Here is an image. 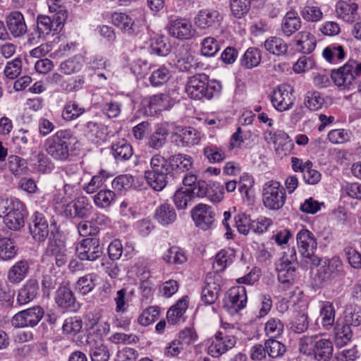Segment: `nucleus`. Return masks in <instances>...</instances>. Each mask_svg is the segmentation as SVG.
Instances as JSON below:
<instances>
[{"instance_id":"2f4dec72","label":"nucleus","mask_w":361,"mask_h":361,"mask_svg":"<svg viewBox=\"0 0 361 361\" xmlns=\"http://www.w3.org/2000/svg\"><path fill=\"white\" fill-rule=\"evenodd\" d=\"M357 5L350 4L345 1H340L336 4V10L337 16L346 22H353L357 16Z\"/></svg>"},{"instance_id":"3c124183","label":"nucleus","mask_w":361,"mask_h":361,"mask_svg":"<svg viewBox=\"0 0 361 361\" xmlns=\"http://www.w3.org/2000/svg\"><path fill=\"white\" fill-rule=\"evenodd\" d=\"M179 142L182 146H190L198 143L199 135L197 131L191 127L183 128L178 135Z\"/></svg>"},{"instance_id":"f704fd0d","label":"nucleus","mask_w":361,"mask_h":361,"mask_svg":"<svg viewBox=\"0 0 361 361\" xmlns=\"http://www.w3.org/2000/svg\"><path fill=\"white\" fill-rule=\"evenodd\" d=\"M235 256V251L231 248L220 250L216 255L214 268L216 271H224L227 266L233 263Z\"/></svg>"},{"instance_id":"13d9d810","label":"nucleus","mask_w":361,"mask_h":361,"mask_svg":"<svg viewBox=\"0 0 361 361\" xmlns=\"http://www.w3.org/2000/svg\"><path fill=\"white\" fill-rule=\"evenodd\" d=\"M264 343L267 355L271 358L279 357L286 352L285 345L276 340L269 339Z\"/></svg>"},{"instance_id":"603ef678","label":"nucleus","mask_w":361,"mask_h":361,"mask_svg":"<svg viewBox=\"0 0 361 361\" xmlns=\"http://www.w3.org/2000/svg\"><path fill=\"white\" fill-rule=\"evenodd\" d=\"M132 292H128L126 288H122L116 292L114 298L116 304V313H125L128 309L129 295Z\"/></svg>"},{"instance_id":"a19ab883","label":"nucleus","mask_w":361,"mask_h":361,"mask_svg":"<svg viewBox=\"0 0 361 361\" xmlns=\"http://www.w3.org/2000/svg\"><path fill=\"white\" fill-rule=\"evenodd\" d=\"M8 168L15 176H22L27 171V163L25 159L18 156L11 155L8 159Z\"/></svg>"},{"instance_id":"4468645a","label":"nucleus","mask_w":361,"mask_h":361,"mask_svg":"<svg viewBox=\"0 0 361 361\" xmlns=\"http://www.w3.org/2000/svg\"><path fill=\"white\" fill-rule=\"evenodd\" d=\"M76 253L81 260L94 261L103 253L99 239L87 238L83 239L75 248Z\"/></svg>"},{"instance_id":"1a4fd4ad","label":"nucleus","mask_w":361,"mask_h":361,"mask_svg":"<svg viewBox=\"0 0 361 361\" xmlns=\"http://www.w3.org/2000/svg\"><path fill=\"white\" fill-rule=\"evenodd\" d=\"M47 255L49 257V262L52 264L55 262L58 267L63 266L67 261L63 238L57 230L51 231L49 235Z\"/></svg>"},{"instance_id":"bf43d9fd","label":"nucleus","mask_w":361,"mask_h":361,"mask_svg":"<svg viewBox=\"0 0 361 361\" xmlns=\"http://www.w3.org/2000/svg\"><path fill=\"white\" fill-rule=\"evenodd\" d=\"M109 177V173L101 170L99 174L94 176L91 180L84 187V190L89 194L94 192L102 186L104 181Z\"/></svg>"},{"instance_id":"0e129e2a","label":"nucleus","mask_w":361,"mask_h":361,"mask_svg":"<svg viewBox=\"0 0 361 361\" xmlns=\"http://www.w3.org/2000/svg\"><path fill=\"white\" fill-rule=\"evenodd\" d=\"M327 138L334 145H342L350 140V134L345 129H334L328 133Z\"/></svg>"},{"instance_id":"423d86ee","label":"nucleus","mask_w":361,"mask_h":361,"mask_svg":"<svg viewBox=\"0 0 361 361\" xmlns=\"http://www.w3.org/2000/svg\"><path fill=\"white\" fill-rule=\"evenodd\" d=\"M75 140L69 130L58 131L49 139L47 152L56 159L64 160L68 156V145Z\"/></svg>"},{"instance_id":"5fc2aeb1","label":"nucleus","mask_w":361,"mask_h":361,"mask_svg":"<svg viewBox=\"0 0 361 361\" xmlns=\"http://www.w3.org/2000/svg\"><path fill=\"white\" fill-rule=\"evenodd\" d=\"M192 200L190 189L180 188L173 195V202L178 209H185Z\"/></svg>"},{"instance_id":"c85d7f7f","label":"nucleus","mask_w":361,"mask_h":361,"mask_svg":"<svg viewBox=\"0 0 361 361\" xmlns=\"http://www.w3.org/2000/svg\"><path fill=\"white\" fill-rule=\"evenodd\" d=\"M264 48L271 54L281 56L287 54L288 45L282 38L273 36L264 41Z\"/></svg>"},{"instance_id":"6ab92c4d","label":"nucleus","mask_w":361,"mask_h":361,"mask_svg":"<svg viewBox=\"0 0 361 361\" xmlns=\"http://www.w3.org/2000/svg\"><path fill=\"white\" fill-rule=\"evenodd\" d=\"M91 205L85 197H80L67 204L63 209L64 214L71 218H86L90 212Z\"/></svg>"},{"instance_id":"de8ad7c7","label":"nucleus","mask_w":361,"mask_h":361,"mask_svg":"<svg viewBox=\"0 0 361 361\" xmlns=\"http://www.w3.org/2000/svg\"><path fill=\"white\" fill-rule=\"evenodd\" d=\"M92 361H109L110 353L109 348L102 342H95L90 348Z\"/></svg>"},{"instance_id":"9b49d317","label":"nucleus","mask_w":361,"mask_h":361,"mask_svg":"<svg viewBox=\"0 0 361 361\" xmlns=\"http://www.w3.org/2000/svg\"><path fill=\"white\" fill-rule=\"evenodd\" d=\"M166 28L170 36L179 40L190 39L196 32L190 20L183 18L169 20Z\"/></svg>"},{"instance_id":"a18cd8bd","label":"nucleus","mask_w":361,"mask_h":361,"mask_svg":"<svg viewBox=\"0 0 361 361\" xmlns=\"http://www.w3.org/2000/svg\"><path fill=\"white\" fill-rule=\"evenodd\" d=\"M115 192L111 190H102L94 196V202L99 208H106L115 201Z\"/></svg>"},{"instance_id":"393cba45","label":"nucleus","mask_w":361,"mask_h":361,"mask_svg":"<svg viewBox=\"0 0 361 361\" xmlns=\"http://www.w3.org/2000/svg\"><path fill=\"white\" fill-rule=\"evenodd\" d=\"M27 216V212L25 207L20 210H18L17 207L16 212L3 217V222L8 229L14 231H19L24 227Z\"/></svg>"},{"instance_id":"c756f323","label":"nucleus","mask_w":361,"mask_h":361,"mask_svg":"<svg viewBox=\"0 0 361 361\" xmlns=\"http://www.w3.org/2000/svg\"><path fill=\"white\" fill-rule=\"evenodd\" d=\"M219 285L215 282L212 276H207L205 279L204 286L202 290V300L206 305L214 303L218 298Z\"/></svg>"},{"instance_id":"cd10ccee","label":"nucleus","mask_w":361,"mask_h":361,"mask_svg":"<svg viewBox=\"0 0 361 361\" xmlns=\"http://www.w3.org/2000/svg\"><path fill=\"white\" fill-rule=\"evenodd\" d=\"M301 27V20L297 13L287 12L281 22V31L286 37L291 36Z\"/></svg>"},{"instance_id":"aec40b11","label":"nucleus","mask_w":361,"mask_h":361,"mask_svg":"<svg viewBox=\"0 0 361 361\" xmlns=\"http://www.w3.org/2000/svg\"><path fill=\"white\" fill-rule=\"evenodd\" d=\"M247 303V293L245 287L231 288L228 294L226 306L231 314H235L245 308Z\"/></svg>"},{"instance_id":"864d4df0","label":"nucleus","mask_w":361,"mask_h":361,"mask_svg":"<svg viewBox=\"0 0 361 361\" xmlns=\"http://www.w3.org/2000/svg\"><path fill=\"white\" fill-rule=\"evenodd\" d=\"M305 105L311 111H317L322 107L324 99L319 92H308L305 98Z\"/></svg>"},{"instance_id":"58836bf2","label":"nucleus","mask_w":361,"mask_h":361,"mask_svg":"<svg viewBox=\"0 0 361 361\" xmlns=\"http://www.w3.org/2000/svg\"><path fill=\"white\" fill-rule=\"evenodd\" d=\"M17 246L10 238H0V259L7 261L13 258L17 254Z\"/></svg>"},{"instance_id":"49530a36","label":"nucleus","mask_w":361,"mask_h":361,"mask_svg":"<svg viewBox=\"0 0 361 361\" xmlns=\"http://www.w3.org/2000/svg\"><path fill=\"white\" fill-rule=\"evenodd\" d=\"M171 77V71L166 67L161 66L152 73L149 80L152 86L158 87L168 82Z\"/></svg>"},{"instance_id":"6e6d98bb","label":"nucleus","mask_w":361,"mask_h":361,"mask_svg":"<svg viewBox=\"0 0 361 361\" xmlns=\"http://www.w3.org/2000/svg\"><path fill=\"white\" fill-rule=\"evenodd\" d=\"M97 276L94 274H88L80 277L76 284V288L85 295L91 292L95 287Z\"/></svg>"},{"instance_id":"774afa93","label":"nucleus","mask_w":361,"mask_h":361,"mask_svg":"<svg viewBox=\"0 0 361 361\" xmlns=\"http://www.w3.org/2000/svg\"><path fill=\"white\" fill-rule=\"evenodd\" d=\"M235 224L238 231L247 235L252 229V221L245 214H239L235 216Z\"/></svg>"},{"instance_id":"4be33fe9","label":"nucleus","mask_w":361,"mask_h":361,"mask_svg":"<svg viewBox=\"0 0 361 361\" xmlns=\"http://www.w3.org/2000/svg\"><path fill=\"white\" fill-rule=\"evenodd\" d=\"M293 41L296 50L302 54H310L314 50L316 47L315 37L307 31L298 32L295 36Z\"/></svg>"},{"instance_id":"bb28decb","label":"nucleus","mask_w":361,"mask_h":361,"mask_svg":"<svg viewBox=\"0 0 361 361\" xmlns=\"http://www.w3.org/2000/svg\"><path fill=\"white\" fill-rule=\"evenodd\" d=\"M29 272V264L26 260L22 259L16 262L7 273L8 281L17 284L20 283Z\"/></svg>"},{"instance_id":"f257e3e1","label":"nucleus","mask_w":361,"mask_h":361,"mask_svg":"<svg viewBox=\"0 0 361 361\" xmlns=\"http://www.w3.org/2000/svg\"><path fill=\"white\" fill-rule=\"evenodd\" d=\"M220 82L216 80H209L205 74H197L189 78L185 92L193 99H211L221 91Z\"/></svg>"},{"instance_id":"f3484780","label":"nucleus","mask_w":361,"mask_h":361,"mask_svg":"<svg viewBox=\"0 0 361 361\" xmlns=\"http://www.w3.org/2000/svg\"><path fill=\"white\" fill-rule=\"evenodd\" d=\"M222 16L214 9H202L199 11L194 21L200 30H212L217 27L222 21Z\"/></svg>"},{"instance_id":"412c9836","label":"nucleus","mask_w":361,"mask_h":361,"mask_svg":"<svg viewBox=\"0 0 361 361\" xmlns=\"http://www.w3.org/2000/svg\"><path fill=\"white\" fill-rule=\"evenodd\" d=\"M8 30L14 37H19L27 32L23 15L19 11L11 12L6 19Z\"/></svg>"},{"instance_id":"72a5a7b5","label":"nucleus","mask_w":361,"mask_h":361,"mask_svg":"<svg viewBox=\"0 0 361 361\" xmlns=\"http://www.w3.org/2000/svg\"><path fill=\"white\" fill-rule=\"evenodd\" d=\"M188 298L184 297L172 306L167 312V320L171 324L178 323L188 308Z\"/></svg>"},{"instance_id":"7c9ffc66","label":"nucleus","mask_w":361,"mask_h":361,"mask_svg":"<svg viewBox=\"0 0 361 361\" xmlns=\"http://www.w3.org/2000/svg\"><path fill=\"white\" fill-rule=\"evenodd\" d=\"M322 56L326 61L332 64H336L345 59V51L343 46L332 44L324 49Z\"/></svg>"},{"instance_id":"680f3d73","label":"nucleus","mask_w":361,"mask_h":361,"mask_svg":"<svg viewBox=\"0 0 361 361\" xmlns=\"http://www.w3.org/2000/svg\"><path fill=\"white\" fill-rule=\"evenodd\" d=\"M300 15L307 21L317 22L322 20L323 13L319 6L307 5L304 6Z\"/></svg>"},{"instance_id":"0eeeda50","label":"nucleus","mask_w":361,"mask_h":361,"mask_svg":"<svg viewBox=\"0 0 361 361\" xmlns=\"http://www.w3.org/2000/svg\"><path fill=\"white\" fill-rule=\"evenodd\" d=\"M298 262L294 247L288 248L283 252L276 265L278 279L281 283H290L293 281Z\"/></svg>"},{"instance_id":"f8f14e48","label":"nucleus","mask_w":361,"mask_h":361,"mask_svg":"<svg viewBox=\"0 0 361 361\" xmlns=\"http://www.w3.org/2000/svg\"><path fill=\"white\" fill-rule=\"evenodd\" d=\"M235 338L226 332V330L217 331L208 347V354L214 357H219L235 346Z\"/></svg>"},{"instance_id":"8fccbe9b","label":"nucleus","mask_w":361,"mask_h":361,"mask_svg":"<svg viewBox=\"0 0 361 361\" xmlns=\"http://www.w3.org/2000/svg\"><path fill=\"white\" fill-rule=\"evenodd\" d=\"M82 327V322L80 317H73L67 318L62 326L63 331L69 336H74L78 334Z\"/></svg>"},{"instance_id":"a878e982","label":"nucleus","mask_w":361,"mask_h":361,"mask_svg":"<svg viewBox=\"0 0 361 361\" xmlns=\"http://www.w3.org/2000/svg\"><path fill=\"white\" fill-rule=\"evenodd\" d=\"M29 228L32 238L39 242H44L45 231V217L41 212H36L31 218Z\"/></svg>"},{"instance_id":"e433bc0d","label":"nucleus","mask_w":361,"mask_h":361,"mask_svg":"<svg viewBox=\"0 0 361 361\" xmlns=\"http://www.w3.org/2000/svg\"><path fill=\"white\" fill-rule=\"evenodd\" d=\"M172 105L171 98L166 93L154 95L149 102V107L155 112L168 110Z\"/></svg>"},{"instance_id":"b1692460","label":"nucleus","mask_w":361,"mask_h":361,"mask_svg":"<svg viewBox=\"0 0 361 361\" xmlns=\"http://www.w3.org/2000/svg\"><path fill=\"white\" fill-rule=\"evenodd\" d=\"M154 218L159 224L166 226L175 222L177 214L173 206L164 203L157 207Z\"/></svg>"},{"instance_id":"09e8293b","label":"nucleus","mask_w":361,"mask_h":361,"mask_svg":"<svg viewBox=\"0 0 361 361\" xmlns=\"http://www.w3.org/2000/svg\"><path fill=\"white\" fill-rule=\"evenodd\" d=\"M220 49V46L218 41L212 37H207L201 42L200 52L202 55L212 57Z\"/></svg>"},{"instance_id":"7ed1b4c3","label":"nucleus","mask_w":361,"mask_h":361,"mask_svg":"<svg viewBox=\"0 0 361 361\" xmlns=\"http://www.w3.org/2000/svg\"><path fill=\"white\" fill-rule=\"evenodd\" d=\"M300 351L314 355L317 361H329L333 356L334 345L329 339L317 336H304L300 341Z\"/></svg>"},{"instance_id":"e2e57ef3","label":"nucleus","mask_w":361,"mask_h":361,"mask_svg":"<svg viewBox=\"0 0 361 361\" xmlns=\"http://www.w3.org/2000/svg\"><path fill=\"white\" fill-rule=\"evenodd\" d=\"M84 111V108L79 106L76 102H69L64 107L62 116L66 121H71L78 118Z\"/></svg>"},{"instance_id":"c9c22d12","label":"nucleus","mask_w":361,"mask_h":361,"mask_svg":"<svg viewBox=\"0 0 361 361\" xmlns=\"http://www.w3.org/2000/svg\"><path fill=\"white\" fill-rule=\"evenodd\" d=\"M111 150L114 157L118 161L128 160L133 154L131 145L124 139L114 143Z\"/></svg>"},{"instance_id":"69168bd1","label":"nucleus","mask_w":361,"mask_h":361,"mask_svg":"<svg viewBox=\"0 0 361 361\" xmlns=\"http://www.w3.org/2000/svg\"><path fill=\"white\" fill-rule=\"evenodd\" d=\"M171 45L164 37H158L151 44L152 51L159 56H166L170 51Z\"/></svg>"},{"instance_id":"5701e85b","label":"nucleus","mask_w":361,"mask_h":361,"mask_svg":"<svg viewBox=\"0 0 361 361\" xmlns=\"http://www.w3.org/2000/svg\"><path fill=\"white\" fill-rule=\"evenodd\" d=\"M39 291L37 281L30 279L18 290L17 302L19 305H25L35 298Z\"/></svg>"},{"instance_id":"ea45409f","label":"nucleus","mask_w":361,"mask_h":361,"mask_svg":"<svg viewBox=\"0 0 361 361\" xmlns=\"http://www.w3.org/2000/svg\"><path fill=\"white\" fill-rule=\"evenodd\" d=\"M162 258L166 263L173 264H182L188 259L185 252L175 246L167 250Z\"/></svg>"},{"instance_id":"6e6552de","label":"nucleus","mask_w":361,"mask_h":361,"mask_svg":"<svg viewBox=\"0 0 361 361\" xmlns=\"http://www.w3.org/2000/svg\"><path fill=\"white\" fill-rule=\"evenodd\" d=\"M296 242L300 255L312 260V264L318 265L319 259L314 255L317 247V241L314 235L308 229L302 228L296 235Z\"/></svg>"},{"instance_id":"2eb2a0df","label":"nucleus","mask_w":361,"mask_h":361,"mask_svg":"<svg viewBox=\"0 0 361 361\" xmlns=\"http://www.w3.org/2000/svg\"><path fill=\"white\" fill-rule=\"evenodd\" d=\"M62 0H49L47 2L49 15L47 16V27L50 30L58 32L61 29L66 19V11L61 7Z\"/></svg>"},{"instance_id":"052dcab7","label":"nucleus","mask_w":361,"mask_h":361,"mask_svg":"<svg viewBox=\"0 0 361 361\" xmlns=\"http://www.w3.org/2000/svg\"><path fill=\"white\" fill-rule=\"evenodd\" d=\"M170 162L172 167L183 171H188L192 164V157L183 154L172 156L170 158Z\"/></svg>"},{"instance_id":"4c0bfd02","label":"nucleus","mask_w":361,"mask_h":361,"mask_svg":"<svg viewBox=\"0 0 361 361\" xmlns=\"http://www.w3.org/2000/svg\"><path fill=\"white\" fill-rule=\"evenodd\" d=\"M56 302L63 308L74 307L75 299L71 290L67 286H61L56 291Z\"/></svg>"},{"instance_id":"c03bdc74","label":"nucleus","mask_w":361,"mask_h":361,"mask_svg":"<svg viewBox=\"0 0 361 361\" xmlns=\"http://www.w3.org/2000/svg\"><path fill=\"white\" fill-rule=\"evenodd\" d=\"M261 61V55L259 49L251 47L247 49L241 59V64L246 68H252Z\"/></svg>"},{"instance_id":"ddd939ff","label":"nucleus","mask_w":361,"mask_h":361,"mask_svg":"<svg viewBox=\"0 0 361 361\" xmlns=\"http://www.w3.org/2000/svg\"><path fill=\"white\" fill-rule=\"evenodd\" d=\"M44 310L35 306L16 314L11 319V325L15 328L35 326L44 316Z\"/></svg>"},{"instance_id":"9d476101","label":"nucleus","mask_w":361,"mask_h":361,"mask_svg":"<svg viewBox=\"0 0 361 361\" xmlns=\"http://www.w3.org/2000/svg\"><path fill=\"white\" fill-rule=\"evenodd\" d=\"M293 88L289 85H281L274 89L271 94V102L278 111L290 109L295 103V97L293 94Z\"/></svg>"},{"instance_id":"338daca9","label":"nucleus","mask_w":361,"mask_h":361,"mask_svg":"<svg viewBox=\"0 0 361 361\" xmlns=\"http://www.w3.org/2000/svg\"><path fill=\"white\" fill-rule=\"evenodd\" d=\"M230 6L233 16L240 18L248 12L250 7V1L230 0Z\"/></svg>"},{"instance_id":"473e14b6","label":"nucleus","mask_w":361,"mask_h":361,"mask_svg":"<svg viewBox=\"0 0 361 361\" xmlns=\"http://www.w3.org/2000/svg\"><path fill=\"white\" fill-rule=\"evenodd\" d=\"M276 141L274 149L279 155L289 154L294 147L293 140L284 131H276Z\"/></svg>"},{"instance_id":"39448f33","label":"nucleus","mask_w":361,"mask_h":361,"mask_svg":"<svg viewBox=\"0 0 361 361\" xmlns=\"http://www.w3.org/2000/svg\"><path fill=\"white\" fill-rule=\"evenodd\" d=\"M361 76V63L348 60L343 66L331 71V77L338 87H349L357 77Z\"/></svg>"},{"instance_id":"79ce46f5","label":"nucleus","mask_w":361,"mask_h":361,"mask_svg":"<svg viewBox=\"0 0 361 361\" xmlns=\"http://www.w3.org/2000/svg\"><path fill=\"white\" fill-rule=\"evenodd\" d=\"M203 154L212 164L221 162L226 158L223 148L215 145L205 147L203 149Z\"/></svg>"},{"instance_id":"20e7f679","label":"nucleus","mask_w":361,"mask_h":361,"mask_svg":"<svg viewBox=\"0 0 361 361\" xmlns=\"http://www.w3.org/2000/svg\"><path fill=\"white\" fill-rule=\"evenodd\" d=\"M286 191L279 182L269 180L263 186L262 200L264 205L269 209L278 210L285 204Z\"/></svg>"},{"instance_id":"f03ea898","label":"nucleus","mask_w":361,"mask_h":361,"mask_svg":"<svg viewBox=\"0 0 361 361\" xmlns=\"http://www.w3.org/2000/svg\"><path fill=\"white\" fill-rule=\"evenodd\" d=\"M150 169L145 171L148 185L155 191L163 190L168 183L169 169L166 159L160 154L154 155L150 159Z\"/></svg>"},{"instance_id":"a211bd4d","label":"nucleus","mask_w":361,"mask_h":361,"mask_svg":"<svg viewBox=\"0 0 361 361\" xmlns=\"http://www.w3.org/2000/svg\"><path fill=\"white\" fill-rule=\"evenodd\" d=\"M112 23L123 32L133 35L137 32L136 18L133 12H115L111 15Z\"/></svg>"},{"instance_id":"4d7b16f0","label":"nucleus","mask_w":361,"mask_h":361,"mask_svg":"<svg viewBox=\"0 0 361 361\" xmlns=\"http://www.w3.org/2000/svg\"><path fill=\"white\" fill-rule=\"evenodd\" d=\"M320 317L324 326H331L334 323L335 310L330 302H324L320 310Z\"/></svg>"},{"instance_id":"37998d69","label":"nucleus","mask_w":361,"mask_h":361,"mask_svg":"<svg viewBox=\"0 0 361 361\" xmlns=\"http://www.w3.org/2000/svg\"><path fill=\"white\" fill-rule=\"evenodd\" d=\"M167 136L168 132L166 129L162 127L157 128L148 138L147 145L149 147L154 149H159L166 143Z\"/></svg>"},{"instance_id":"dca6fc26","label":"nucleus","mask_w":361,"mask_h":361,"mask_svg":"<svg viewBox=\"0 0 361 361\" xmlns=\"http://www.w3.org/2000/svg\"><path fill=\"white\" fill-rule=\"evenodd\" d=\"M195 225L202 230L209 229L214 221V212L212 207L205 204H197L191 211Z\"/></svg>"}]
</instances>
